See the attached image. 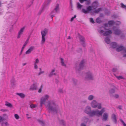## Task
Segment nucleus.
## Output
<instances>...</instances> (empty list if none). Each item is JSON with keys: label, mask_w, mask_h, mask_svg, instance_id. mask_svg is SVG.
<instances>
[{"label": "nucleus", "mask_w": 126, "mask_h": 126, "mask_svg": "<svg viewBox=\"0 0 126 126\" xmlns=\"http://www.w3.org/2000/svg\"><path fill=\"white\" fill-rule=\"evenodd\" d=\"M120 120L121 122H122V123L123 124L124 126H126V124L123 121V120L121 119H120Z\"/></svg>", "instance_id": "4c0bfd02"}, {"label": "nucleus", "mask_w": 126, "mask_h": 126, "mask_svg": "<svg viewBox=\"0 0 126 126\" xmlns=\"http://www.w3.org/2000/svg\"><path fill=\"white\" fill-rule=\"evenodd\" d=\"M59 122L60 124L64 126H65V123L63 120H59Z\"/></svg>", "instance_id": "f704fd0d"}, {"label": "nucleus", "mask_w": 126, "mask_h": 126, "mask_svg": "<svg viewBox=\"0 0 126 126\" xmlns=\"http://www.w3.org/2000/svg\"><path fill=\"white\" fill-rule=\"evenodd\" d=\"M1 126H9V125L7 122H2L1 123Z\"/></svg>", "instance_id": "393cba45"}, {"label": "nucleus", "mask_w": 126, "mask_h": 126, "mask_svg": "<svg viewBox=\"0 0 126 126\" xmlns=\"http://www.w3.org/2000/svg\"><path fill=\"white\" fill-rule=\"evenodd\" d=\"M46 107L49 113L52 112L56 113L60 111L59 106L53 101H48Z\"/></svg>", "instance_id": "f03ea898"}, {"label": "nucleus", "mask_w": 126, "mask_h": 126, "mask_svg": "<svg viewBox=\"0 0 126 126\" xmlns=\"http://www.w3.org/2000/svg\"><path fill=\"white\" fill-rule=\"evenodd\" d=\"M112 70L113 72H116L117 71V69L116 68H113Z\"/></svg>", "instance_id": "4d7b16f0"}, {"label": "nucleus", "mask_w": 126, "mask_h": 126, "mask_svg": "<svg viewBox=\"0 0 126 126\" xmlns=\"http://www.w3.org/2000/svg\"><path fill=\"white\" fill-rule=\"evenodd\" d=\"M25 28L23 27L21 28L19 31L18 32V35L17 37V38H20L21 36V35L23 34L24 31L25 29Z\"/></svg>", "instance_id": "423d86ee"}, {"label": "nucleus", "mask_w": 126, "mask_h": 126, "mask_svg": "<svg viewBox=\"0 0 126 126\" xmlns=\"http://www.w3.org/2000/svg\"><path fill=\"white\" fill-rule=\"evenodd\" d=\"M76 15H75L73 17H72L71 18V19L70 20V21L71 22L73 21V20L74 19L76 18Z\"/></svg>", "instance_id": "a18cd8bd"}, {"label": "nucleus", "mask_w": 126, "mask_h": 126, "mask_svg": "<svg viewBox=\"0 0 126 126\" xmlns=\"http://www.w3.org/2000/svg\"><path fill=\"white\" fill-rule=\"evenodd\" d=\"M4 120L3 118L1 116H0V123L3 122Z\"/></svg>", "instance_id": "79ce46f5"}, {"label": "nucleus", "mask_w": 126, "mask_h": 126, "mask_svg": "<svg viewBox=\"0 0 126 126\" xmlns=\"http://www.w3.org/2000/svg\"><path fill=\"white\" fill-rule=\"evenodd\" d=\"M43 85H41L40 88L39 90L38 91V92L39 93H40L42 91V89L43 88Z\"/></svg>", "instance_id": "a19ab883"}, {"label": "nucleus", "mask_w": 126, "mask_h": 126, "mask_svg": "<svg viewBox=\"0 0 126 126\" xmlns=\"http://www.w3.org/2000/svg\"><path fill=\"white\" fill-rule=\"evenodd\" d=\"M5 105L7 106L9 108H12L13 107L12 105L10 103H9L7 101H6L5 102Z\"/></svg>", "instance_id": "6ab92c4d"}, {"label": "nucleus", "mask_w": 126, "mask_h": 126, "mask_svg": "<svg viewBox=\"0 0 126 126\" xmlns=\"http://www.w3.org/2000/svg\"><path fill=\"white\" fill-rule=\"evenodd\" d=\"M124 49V47L122 46H120L116 49V50L118 51H121Z\"/></svg>", "instance_id": "aec40b11"}, {"label": "nucleus", "mask_w": 126, "mask_h": 126, "mask_svg": "<svg viewBox=\"0 0 126 126\" xmlns=\"http://www.w3.org/2000/svg\"><path fill=\"white\" fill-rule=\"evenodd\" d=\"M83 102L84 103H86L87 102V101L86 100H84L83 101Z\"/></svg>", "instance_id": "774afa93"}, {"label": "nucleus", "mask_w": 126, "mask_h": 126, "mask_svg": "<svg viewBox=\"0 0 126 126\" xmlns=\"http://www.w3.org/2000/svg\"><path fill=\"white\" fill-rule=\"evenodd\" d=\"M59 5L58 4H57L56 5L54 10L51 12V13H52L53 12L55 13V11L56 12H57L59 11Z\"/></svg>", "instance_id": "4468645a"}, {"label": "nucleus", "mask_w": 126, "mask_h": 126, "mask_svg": "<svg viewBox=\"0 0 126 126\" xmlns=\"http://www.w3.org/2000/svg\"><path fill=\"white\" fill-rule=\"evenodd\" d=\"M77 5L78 8L80 9L82 7V5H81L79 2L77 3Z\"/></svg>", "instance_id": "c756f323"}, {"label": "nucleus", "mask_w": 126, "mask_h": 126, "mask_svg": "<svg viewBox=\"0 0 126 126\" xmlns=\"http://www.w3.org/2000/svg\"><path fill=\"white\" fill-rule=\"evenodd\" d=\"M83 119L85 120L84 121L86 123L88 122L89 120L88 118H87L85 117H84Z\"/></svg>", "instance_id": "37998d69"}, {"label": "nucleus", "mask_w": 126, "mask_h": 126, "mask_svg": "<svg viewBox=\"0 0 126 126\" xmlns=\"http://www.w3.org/2000/svg\"><path fill=\"white\" fill-rule=\"evenodd\" d=\"M105 111V109L103 108L101 110H91V108L89 106H87L84 110V112L88 114L90 117H93L96 116L98 117L102 115L103 113Z\"/></svg>", "instance_id": "f257e3e1"}, {"label": "nucleus", "mask_w": 126, "mask_h": 126, "mask_svg": "<svg viewBox=\"0 0 126 126\" xmlns=\"http://www.w3.org/2000/svg\"><path fill=\"white\" fill-rule=\"evenodd\" d=\"M104 31H103V30H101V31H100V32L101 33H103V32H104Z\"/></svg>", "instance_id": "338daca9"}, {"label": "nucleus", "mask_w": 126, "mask_h": 126, "mask_svg": "<svg viewBox=\"0 0 126 126\" xmlns=\"http://www.w3.org/2000/svg\"><path fill=\"white\" fill-rule=\"evenodd\" d=\"M11 86L12 87H14L15 86V81L14 79H12L11 81Z\"/></svg>", "instance_id": "412c9836"}, {"label": "nucleus", "mask_w": 126, "mask_h": 126, "mask_svg": "<svg viewBox=\"0 0 126 126\" xmlns=\"http://www.w3.org/2000/svg\"><path fill=\"white\" fill-rule=\"evenodd\" d=\"M38 84L36 83H34L31 86L30 88V89L31 90H35L37 88V86Z\"/></svg>", "instance_id": "6e6552de"}, {"label": "nucleus", "mask_w": 126, "mask_h": 126, "mask_svg": "<svg viewBox=\"0 0 126 126\" xmlns=\"http://www.w3.org/2000/svg\"><path fill=\"white\" fill-rule=\"evenodd\" d=\"M59 92L61 93H63V92L62 89H60L59 90Z\"/></svg>", "instance_id": "3c124183"}, {"label": "nucleus", "mask_w": 126, "mask_h": 126, "mask_svg": "<svg viewBox=\"0 0 126 126\" xmlns=\"http://www.w3.org/2000/svg\"><path fill=\"white\" fill-rule=\"evenodd\" d=\"M16 94L19 96L21 98H24L25 96V95L22 93H16Z\"/></svg>", "instance_id": "5701e85b"}, {"label": "nucleus", "mask_w": 126, "mask_h": 126, "mask_svg": "<svg viewBox=\"0 0 126 126\" xmlns=\"http://www.w3.org/2000/svg\"><path fill=\"white\" fill-rule=\"evenodd\" d=\"M111 118L115 124L117 123V119L116 115L114 114H113L111 115Z\"/></svg>", "instance_id": "f8f14e48"}, {"label": "nucleus", "mask_w": 126, "mask_h": 126, "mask_svg": "<svg viewBox=\"0 0 126 126\" xmlns=\"http://www.w3.org/2000/svg\"><path fill=\"white\" fill-rule=\"evenodd\" d=\"M109 116L108 114L107 113H104L103 116L102 120L104 121L107 120L108 117Z\"/></svg>", "instance_id": "0eeeda50"}, {"label": "nucleus", "mask_w": 126, "mask_h": 126, "mask_svg": "<svg viewBox=\"0 0 126 126\" xmlns=\"http://www.w3.org/2000/svg\"><path fill=\"white\" fill-rule=\"evenodd\" d=\"M93 8L92 7V6H88L87 8V9L88 12H90L92 10Z\"/></svg>", "instance_id": "bb28decb"}, {"label": "nucleus", "mask_w": 126, "mask_h": 126, "mask_svg": "<svg viewBox=\"0 0 126 126\" xmlns=\"http://www.w3.org/2000/svg\"><path fill=\"white\" fill-rule=\"evenodd\" d=\"M48 32V30L47 29H45L43 30L41 32L42 35V40L41 44H44L45 41V36L46 35Z\"/></svg>", "instance_id": "20e7f679"}, {"label": "nucleus", "mask_w": 126, "mask_h": 126, "mask_svg": "<svg viewBox=\"0 0 126 126\" xmlns=\"http://www.w3.org/2000/svg\"><path fill=\"white\" fill-rule=\"evenodd\" d=\"M80 41L82 42V44L84 43L85 40L84 38L82 36H80Z\"/></svg>", "instance_id": "7c9ffc66"}, {"label": "nucleus", "mask_w": 126, "mask_h": 126, "mask_svg": "<svg viewBox=\"0 0 126 126\" xmlns=\"http://www.w3.org/2000/svg\"><path fill=\"white\" fill-rule=\"evenodd\" d=\"M96 21L98 23H100L101 22V21L99 18H98L96 19Z\"/></svg>", "instance_id": "c9c22d12"}, {"label": "nucleus", "mask_w": 126, "mask_h": 126, "mask_svg": "<svg viewBox=\"0 0 126 126\" xmlns=\"http://www.w3.org/2000/svg\"><path fill=\"white\" fill-rule=\"evenodd\" d=\"M81 126H86V123H83L81 124Z\"/></svg>", "instance_id": "6e6d98bb"}, {"label": "nucleus", "mask_w": 126, "mask_h": 126, "mask_svg": "<svg viewBox=\"0 0 126 126\" xmlns=\"http://www.w3.org/2000/svg\"><path fill=\"white\" fill-rule=\"evenodd\" d=\"M86 1H87V3L88 4H89L90 3L91 1L90 0H87Z\"/></svg>", "instance_id": "052dcab7"}, {"label": "nucleus", "mask_w": 126, "mask_h": 126, "mask_svg": "<svg viewBox=\"0 0 126 126\" xmlns=\"http://www.w3.org/2000/svg\"><path fill=\"white\" fill-rule=\"evenodd\" d=\"M49 97V96L48 95H45L44 97L42 98L41 99L40 102V106L41 107H42L43 104H45L46 100H47Z\"/></svg>", "instance_id": "39448f33"}, {"label": "nucleus", "mask_w": 126, "mask_h": 126, "mask_svg": "<svg viewBox=\"0 0 126 126\" xmlns=\"http://www.w3.org/2000/svg\"><path fill=\"white\" fill-rule=\"evenodd\" d=\"M115 92V90L114 89H111L110 91V94H112L113 93H114Z\"/></svg>", "instance_id": "58836bf2"}, {"label": "nucleus", "mask_w": 126, "mask_h": 126, "mask_svg": "<svg viewBox=\"0 0 126 126\" xmlns=\"http://www.w3.org/2000/svg\"><path fill=\"white\" fill-rule=\"evenodd\" d=\"M98 3L97 1H95L92 4V7L94 9L96 8L98 6Z\"/></svg>", "instance_id": "9b49d317"}, {"label": "nucleus", "mask_w": 126, "mask_h": 126, "mask_svg": "<svg viewBox=\"0 0 126 126\" xmlns=\"http://www.w3.org/2000/svg\"><path fill=\"white\" fill-rule=\"evenodd\" d=\"M44 71H40V72L39 73H38V75H40L43 74L44 73Z\"/></svg>", "instance_id": "13d9d810"}, {"label": "nucleus", "mask_w": 126, "mask_h": 126, "mask_svg": "<svg viewBox=\"0 0 126 126\" xmlns=\"http://www.w3.org/2000/svg\"><path fill=\"white\" fill-rule=\"evenodd\" d=\"M55 72V69H53L51 70V72L48 75V76L51 77L54 75H55L56 74L54 73Z\"/></svg>", "instance_id": "dca6fc26"}, {"label": "nucleus", "mask_w": 126, "mask_h": 126, "mask_svg": "<svg viewBox=\"0 0 126 126\" xmlns=\"http://www.w3.org/2000/svg\"><path fill=\"white\" fill-rule=\"evenodd\" d=\"M73 84L75 85H76L77 84L78 82L77 79H73Z\"/></svg>", "instance_id": "2f4dec72"}, {"label": "nucleus", "mask_w": 126, "mask_h": 126, "mask_svg": "<svg viewBox=\"0 0 126 126\" xmlns=\"http://www.w3.org/2000/svg\"><path fill=\"white\" fill-rule=\"evenodd\" d=\"M94 98L95 96L94 95L91 94L88 96L87 99L89 101H93L94 99Z\"/></svg>", "instance_id": "ddd939ff"}, {"label": "nucleus", "mask_w": 126, "mask_h": 126, "mask_svg": "<svg viewBox=\"0 0 126 126\" xmlns=\"http://www.w3.org/2000/svg\"><path fill=\"white\" fill-rule=\"evenodd\" d=\"M81 3H82L85 1H86L87 0H79Z\"/></svg>", "instance_id": "bf43d9fd"}, {"label": "nucleus", "mask_w": 126, "mask_h": 126, "mask_svg": "<svg viewBox=\"0 0 126 126\" xmlns=\"http://www.w3.org/2000/svg\"><path fill=\"white\" fill-rule=\"evenodd\" d=\"M34 48L33 47H31L26 52V54H30Z\"/></svg>", "instance_id": "2eb2a0df"}, {"label": "nucleus", "mask_w": 126, "mask_h": 126, "mask_svg": "<svg viewBox=\"0 0 126 126\" xmlns=\"http://www.w3.org/2000/svg\"><path fill=\"white\" fill-rule=\"evenodd\" d=\"M34 68L35 69H37L38 68V66L36 64H34Z\"/></svg>", "instance_id": "864d4df0"}, {"label": "nucleus", "mask_w": 126, "mask_h": 126, "mask_svg": "<svg viewBox=\"0 0 126 126\" xmlns=\"http://www.w3.org/2000/svg\"><path fill=\"white\" fill-rule=\"evenodd\" d=\"M15 118L17 119H19V116L17 114H15Z\"/></svg>", "instance_id": "ea45409f"}, {"label": "nucleus", "mask_w": 126, "mask_h": 126, "mask_svg": "<svg viewBox=\"0 0 126 126\" xmlns=\"http://www.w3.org/2000/svg\"><path fill=\"white\" fill-rule=\"evenodd\" d=\"M121 7L123 8H126V6L124 5L123 3H121Z\"/></svg>", "instance_id": "de8ad7c7"}, {"label": "nucleus", "mask_w": 126, "mask_h": 126, "mask_svg": "<svg viewBox=\"0 0 126 126\" xmlns=\"http://www.w3.org/2000/svg\"><path fill=\"white\" fill-rule=\"evenodd\" d=\"M84 60H82L81 61L79 64V69L80 70L82 69L84 66Z\"/></svg>", "instance_id": "a211bd4d"}, {"label": "nucleus", "mask_w": 126, "mask_h": 126, "mask_svg": "<svg viewBox=\"0 0 126 126\" xmlns=\"http://www.w3.org/2000/svg\"><path fill=\"white\" fill-rule=\"evenodd\" d=\"M108 24H104V25L105 27H105L108 26V24L110 26H111L113 25L114 23V21H109L108 22Z\"/></svg>", "instance_id": "9d476101"}, {"label": "nucleus", "mask_w": 126, "mask_h": 126, "mask_svg": "<svg viewBox=\"0 0 126 126\" xmlns=\"http://www.w3.org/2000/svg\"><path fill=\"white\" fill-rule=\"evenodd\" d=\"M111 45L113 48H115L117 47V45L116 43L113 42L111 43Z\"/></svg>", "instance_id": "b1692460"}, {"label": "nucleus", "mask_w": 126, "mask_h": 126, "mask_svg": "<svg viewBox=\"0 0 126 126\" xmlns=\"http://www.w3.org/2000/svg\"><path fill=\"white\" fill-rule=\"evenodd\" d=\"M121 32V31L119 30L116 29L115 30L114 33L115 34L118 35Z\"/></svg>", "instance_id": "a878e982"}, {"label": "nucleus", "mask_w": 126, "mask_h": 126, "mask_svg": "<svg viewBox=\"0 0 126 126\" xmlns=\"http://www.w3.org/2000/svg\"><path fill=\"white\" fill-rule=\"evenodd\" d=\"M112 33V32L111 30H109L104 33L103 35L104 36H107L111 34Z\"/></svg>", "instance_id": "f3484780"}, {"label": "nucleus", "mask_w": 126, "mask_h": 126, "mask_svg": "<svg viewBox=\"0 0 126 126\" xmlns=\"http://www.w3.org/2000/svg\"><path fill=\"white\" fill-rule=\"evenodd\" d=\"M122 106H119L118 107V108L120 110L122 109Z\"/></svg>", "instance_id": "0e129e2a"}, {"label": "nucleus", "mask_w": 126, "mask_h": 126, "mask_svg": "<svg viewBox=\"0 0 126 126\" xmlns=\"http://www.w3.org/2000/svg\"><path fill=\"white\" fill-rule=\"evenodd\" d=\"M113 96L116 98H118L119 97V96L118 94H115L113 95Z\"/></svg>", "instance_id": "603ef678"}, {"label": "nucleus", "mask_w": 126, "mask_h": 126, "mask_svg": "<svg viewBox=\"0 0 126 126\" xmlns=\"http://www.w3.org/2000/svg\"><path fill=\"white\" fill-rule=\"evenodd\" d=\"M120 22L119 21H117V22L116 23V25H119L120 24Z\"/></svg>", "instance_id": "e2e57ef3"}, {"label": "nucleus", "mask_w": 126, "mask_h": 126, "mask_svg": "<svg viewBox=\"0 0 126 126\" xmlns=\"http://www.w3.org/2000/svg\"><path fill=\"white\" fill-rule=\"evenodd\" d=\"M38 121L39 123L41 124L42 126H44L45 125V123L43 121L40 120H37Z\"/></svg>", "instance_id": "4be33fe9"}, {"label": "nucleus", "mask_w": 126, "mask_h": 126, "mask_svg": "<svg viewBox=\"0 0 126 126\" xmlns=\"http://www.w3.org/2000/svg\"><path fill=\"white\" fill-rule=\"evenodd\" d=\"M0 110L3 112H5L8 111V110L7 109H1Z\"/></svg>", "instance_id": "5fc2aeb1"}, {"label": "nucleus", "mask_w": 126, "mask_h": 126, "mask_svg": "<svg viewBox=\"0 0 126 126\" xmlns=\"http://www.w3.org/2000/svg\"><path fill=\"white\" fill-rule=\"evenodd\" d=\"M36 106V105H34L33 104H32L30 105V107L31 108L33 109L35 108Z\"/></svg>", "instance_id": "e433bc0d"}, {"label": "nucleus", "mask_w": 126, "mask_h": 126, "mask_svg": "<svg viewBox=\"0 0 126 126\" xmlns=\"http://www.w3.org/2000/svg\"><path fill=\"white\" fill-rule=\"evenodd\" d=\"M27 41L24 44L23 46V47H22V48H23V49H24V48H25V47L26 46V45L27 44Z\"/></svg>", "instance_id": "49530a36"}, {"label": "nucleus", "mask_w": 126, "mask_h": 126, "mask_svg": "<svg viewBox=\"0 0 126 126\" xmlns=\"http://www.w3.org/2000/svg\"><path fill=\"white\" fill-rule=\"evenodd\" d=\"M60 59L62 65L63 66H66V65L64 63L63 59L62 58H61Z\"/></svg>", "instance_id": "cd10ccee"}, {"label": "nucleus", "mask_w": 126, "mask_h": 126, "mask_svg": "<svg viewBox=\"0 0 126 126\" xmlns=\"http://www.w3.org/2000/svg\"><path fill=\"white\" fill-rule=\"evenodd\" d=\"M91 106L93 108H97L98 109L101 108V104L100 103H98L95 100H94L91 103Z\"/></svg>", "instance_id": "7ed1b4c3"}, {"label": "nucleus", "mask_w": 126, "mask_h": 126, "mask_svg": "<svg viewBox=\"0 0 126 126\" xmlns=\"http://www.w3.org/2000/svg\"><path fill=\"white\" fill-rule=\"evenodd\" d=\"M101 10V8H98L97 9L95 10L94 11V12L95 13H98L99 11H100Z\"/></svg>", "instance_id": "c85d7f7f"}, {"label": "nucleus", "mask_w": 126, "mask_h": 126, "mask_svg": "<svg viewBox=\"0 0 126 126\" xmlns=\"http://www.w3.org/2000/svg\"><path fill=\"white\" fill-rule=\"evenodd\" d=\"M82 12L84 14H87L89 13V12H88L87 9L86 10L84 9H82Z\"/></svg>", "instance_id": "72a5a7b5"}, {"label": "nucleus", "mask_w": 126, "mask_h": 126, "mask_svg": "<svg viewBox=\"0 0 126 126\" xmlns=\"http://www.w3.org/2000/svg\"><path fill=\"white\" fill-rule=\"evenodd\" d=\"M54 12H53L52 13H51L50 14L51 15V17L52 19L53 17L54 16Z\"/></svg>", "instance_id": "8fccbe9b"}, {"label": "nucleus", "mask_w": 126, "mask_h": 126, "mask_svg": "<svg viewBox=\"0 0 126 126\" xmlns=\"http://www.w3.org/2000/svg\"><path fill=\"white\" fill-rule=\"evenodd\" d=\"M39 62V61L38 59H37L35 60V62H34V64H36L37 63H38Z\"/></svg>", "instance_id": "c03bdc74"}, {"label": "nucleus", "mask_w": 126, "mask_h": 126, "mask_svg": "<svg viewBox=\"0 0 126 126\" xmlns=\"http://www.w3.org/2000/svg\"><path fill=\"white\" fill-rule=\"evenodd\" d=\"M116 77L118 79H123L122 77L121 76L118 77L117 76Z\"/></svg>", "instance_id": "680f3d73"}, {"label": "nucleus", "mask_w": 126, "mask_h": 126, "mask_svg": "<svg viewBox=\"0 0 126 126\" xmlns=\"http://www.w3.org/2000/svg\"><path fill=\"white\" fill-rule=\"evenodd\" d=\"M23 49H23V48H22V49H21V52H20V55H21V54L23 51Z\"/></svg>", "instance_id": "69168bd1"}, {"label": "nucleus", "mask_w": 126, "mask_h": 126, "mask_svg": "<svg viewBox=\"0 0 126 126\" xmlns=\"http://www.w3.org/2000/svg\"><path fill=\"white\" fill-rule=\"evenodd\" d=\"M90 22L93 23H94V22L93 18H91L90 19Z\"/></svg>", "instance_id": "09e8293b"}, {"label": "nucleus", "mask_w": 126, "mask_h": 126, "mask_svg": "<svg viewBox=\"0 0 126 126\" xmlns=\"http://www.w3.org/2000/svg\"><path fill=\"white\" fill-rule=\"evenodd\" d=\"M105 42L107 44H109L110 42V40L108 38H105Z\"/></svg>", "instance_id": "473e14b6"}, {"label": "nucleus", "mask_w": 126, "mask_h": 126, "mask_svg": "<svg viewBox=\"0 0 126 126\" xmlns=\"http://www.w3.org/2000/svg\"><path fill=\"white\" fill-rule=\"evenodd\" d=\"M87 77L88 79H92L93 78V76L92 74L90 72H87L86 74Z\"/></svg>", "instance_id": "1a4fd4ad"}]
</instances>
